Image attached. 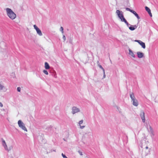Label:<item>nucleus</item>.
Segmentation results:
<instances>
[{
	"label": "nucleus",
	"mask_w": 158,
	"mask_h": 158,
	"mask_svg": "<svg viewBox=\"0 0 158 158\" xmlns=\"http://www.w3.org/2000/svg\"><path fill=\"white\" fill-rule=\"evenodd\" d=\"M6 13L8 17L11 19H14L16 17L15 14L10 8L6 9Z\"/></svg>",
	"instance_id": "f257e3e1"
},
{
	"label": "nucleus",
	"mask_w": 158,
	"mask_h": 158,
	"mask_svg": "<svg viewBox=\"0 0 158 158\" xmlns=\"http://www.w3.org/2000/svg\"><path fill=\"white\" fill-rule=\"evenodd\" d=\"M130 97L131 99L133 105L137 106L138 105V103L137 100L135 98L134 94L131 93L130 94Z\"/></svg>",
	"instance_id": "f03ea898"
},
{
	"label": "nucleus",
	"mask_w": 158,
	"mask_h": 158,
	"mask_svg": "<svg viewBox=\"0 0 158 158\" xmlns=\"http://www.w3.org/2000/svg\"><path fill=\"white\" fill-rule=\"evenodd\" d=\"M18 124L19 127L21 128L23 130L26 131H27V129L25 127L24 123L20 120H19L18 121Z\"/></svg>",
	"instance_id": "7ed1b4c3"
},
{
	"label": "nucleus",
	"mask_w": 158,
	"mask_h": 158,
	"mask_svg": "<svg viewBox=\"0 0 158 158\" xmlns=\"http://www.w3.org/2000/svg\"><path fill=\"white\" fill-rule=\"evenodd\" d=\"M116 13L118 15V17L121 19V21H123V19H125L122 13H121L120 11L119 10H116Z\"/></svg>",
	"instance_id": "20e7f679"
},
{
	"label": "nucleus",
	"mask_w": 158,
	"mask_h": 158,
	"mask_svg": "<svg viewBox=\"0 0 158 158\" xmlns=\"http://www.w3.org/2000/svg\"><path fill=\"white\" fill-rule=\"evenodd\" d=\"M34 27L35 29L36 30L37 34L40 36L42 35V34L40 29L39 28L35 25H34Z\"/></svg>",
	"instance_id": "39448f33"
},
{
	"label": "nucleus",
	"mask_w": 158,
	"mask_h": 158,
	"mask_svg": "<svg viewBox=\"0 0 158 158\" xmlns=\"http://www.w3.org/2000/svg\"><path fill=\"white\" fill-rule=\"evenodd\" d=\"M135 41L137 42L138 43H139V44L144 49L145 48L146 46L145 45V44L142 41L140 40H135Z\"/></svg>",
	"instance_id": "423d86ee"
},
{
	"label": "nucleus",
	"mask_w": 158,
	"mask_h": 158,
	"mask_svg": "<svg viewBox=\"0 0 158 158\" xmlns=\"http://www.w3.org/2000/svg\"><path fill=\"white\" fill-rule=\"evenodd\" d=\"M80 111L79 109L76 107H73L72 108V113L74 114Z\"/></svg>",
	"instance_id": "0eeeda50"
},
{
	"label": "nucleus",
	"mask_w": 158,
	"mask_h": 158,
	"mask_svg": "<svg viewBox=\"0 0 158 158\" xmlns=\"http://www.w3.org/2000/svg\"><path fill=\"white\" fill-rule=\"evenodd\" d=\"M140 115L143 122V123H144L145 122V119L144 112L143 111H142L140 113Z\"/></svg>",
	"instance_id": "6e6552de"
},
{
	"label": "nucleus",
	"mask_w": 158,
	"mask_h": 158,
	"mask_svg": "<svg viewBox=\"0 0 158 158\" xmlns=\"http://www.w3.org/2000/svg\"><path fill=\"white\" fill-rule=\"evenodd\" d=\"M145 10H146L148 12L149 14V15L151 17L152 16V14L151 13V10L148 7L145 6Z\"/></svg>",
	"instance_id": "1a4fd4ad"
},
{
	"label": "nucleus",
	"mask_w": 158,
	"mask_h": 158,
	"mask_svg": "<svg viewBox=\"0 0 158 158\" xmlns=\"http://www.w3.org/2000/svg\"><path fill=\"white\" fill-rule=\"evenodd\" d=\"M137 26L136 25L131 26L129 27V29L131 31H133L136 29L137 28Z\"/></svg>",
	"instance_id": "9d476101"
},
{
	"label": "nucleus",
	"mask_w": 158,
	"mask_h": 158,
	"mask_svg": "<svg viewBox=\"0 0 158 158\" xmlns=\"http://www.w3.org/2000/svg\"><path fill=\"white\" fill-rule=\"evenodd\" d=\"M138 57L139 58H141L143 57V53L142 52H137Z\"/></svg>",
	"instance_id": "9b49d317"
},
{
	"label": "nucleus",
	"mask_w": 158,
	"mask_h": 158,
	"mask_svg": "<svg viewBox=\"0 0 158 158\" xmlns=\"http://www.w3.org/2000/svg\"><path fill=\"white\" fill-rule=\"evenodd\" d=\"M129 54L131 55L132 57L135 58V55L131 49H129Z\"/></svg>",
	"instance_id": "f8f14e48"
},
{
	"label": "nucleus",
	"mask_w": 158,
	"mask_h": 158,
	"mask_svg": "<svg viewBox=\"0 0 158 158\" xmlns=\"http://www.w3.org/2000/svg\"><path fill=\"white\" fill-rule=\"evenodd\" d=\"M45 68L46 69H49L50 68V66L49 64L46 62L45 63Z\"/></svg>",
	"instance_id": "ddd939ff"
},
{
	"label": "nucleus",
	"mask_w": 158,
	"mask_h": 158,
	"mask_svg": "<svg viewBox=\"0 0 158 158\" xmlns=\"http://www.w3.org/2000/svg\"><path fill=\"white\" fill-rule=\"evenodd\" d=\"M2 142L3 145L4 146V147L6 149L7 148V145H6V143L5 140H4L3 139H2Z\"/></svg>",
	"instance_id": "4468645a"
},
{
	"label": "nucleus",
	"mask_w": 158,
	"mask_h": 158,
	"mask_svg": "<svg viewBox=\"0 0 158 158\" xmlns=\"http://www.w3.org/2000/svg\"><path fill=\"white\" fill-rule=\"evenodd\" d=\"M98 66L99 67V68H101V69H102V70L103 72V73L104 74V77H105V70H104V69L103 68V67H102V66L100 65H98Z\"/></svg>",
	"instance_id": "2eb2a0df"
},
{
	"label": "nucleus",
	"mask_w": 158,
	"mask_h": 158,
	"mask_svg": "<svg viewBox=\"0 0 158 158\" xmlns=\"http://www.w3.org/2000/svg\"><path fill=\"white\" fill-rule=\"evenodd\" d=\"M123 21L127 25L128 27L130 25L125 19H123Z\"/></svg>",
	"instance_id": "dca6fc26"
},
{
	"label": "nucleus",
	"mask_w": 158,
	"mask_h": 158,
	"mask_svg": "<svg viewBox=\"0 0 158 158\" xmlns=\"http://www.w3.org/2000/svg\"><path fill=\"white\" fill-rule=\"evenodd\" d=\"M43 72L44 73H45L46 75H48V71L46 70H44Z\"/></svg>",
	"instance_id": "f3484780"
},
{
	"label": "nucleus",
	"mask_w": 158,
	"mask_h": 158,
	"mask_svg": "<svg viewBox=\"0 0 158 158\" xmlns=\"http://www.w3.org/2000/svg\"><path fill=\"white\" fill-rule=\"evenodd\" d=\"M135 16L137 17V18L138 19H140V17H139L138 14L137 13L135 14Z\"/></svg>",
	"instance_id": "a211bd4d"
},
{
	"label": "nucleus",
	"mask_w": 158,
	"mask_h": 158,
	"mask_svg": "<svg viewBox=\"0 0 158 158\" xmlns=\"http://www.w3.org/2000/svg\"><path fill=\"white\" fill-rule=\"evenodd\" d=\"M135 16L137 17V18L138 19H140V17H139L138 14L137 13L135 14Z\"/></svg>",
	"instance_id": "6ab92c4d"
},
{
	"label": "nucleus",
	"mask_w": 158,
	"mask_h": 158,
	"mask_svg": "<svg viewBox=\"0 0 158 158\" xmlns=\"http://www.w3.org/2000/svg\"><path fill=\"white\" fill-rule=\"evenodd\" d=\"M4 86L2 85L1 84H0V90H2L4 88Z\"/></svg>",
	"instance_id": "aec40b11"
},
{
	"label": "nucleus",
	"mask_w": 158,
	"mask_h": 158,
	"mask_svg": "<svg viewBox=\"0 0 158 158\" xmlns=\"http://www.w3.org/2000/svg\"><path fill=\"white\" fill-rule=\"evenodd\" d=\"M60 30L62 32V33H63V28L62 27H61L60 28Z\"/></svg>",
	"instance_id": "412c9836"
},
{
	"label": "nucleus",
	"mask_w": 158,
	"mask_h": 158,
	"mask_svg": "<svg viewBox=\"0 0 158 158\" xmlns=\"http://www.w3.org/2000/svg\"><path fill=\"white\" fill-rule=\"evenodd\" d=\"M126 9L127 10L131 12L132 11V10H131L130 8H126Z\"/></svg>",
	"instance_id": "4be33fe9"
},
{
	"label": "nucleus",
	"mask_w": 158,
	"mask_h": 158,
	"mask_svg": "<svg viewBox=\"0 0 158 158\" xmlns=\"http://www.w3.org/2000/svg\"><path fill=\"white\" fill-rule=\"evenodd\" d=\"M61 155L63 158H68L63 153H62Z\"/></svg>",
	"instance_id": "5701e85b"
},
{
	"label": "nucleus",
	"mask_w": 158,
	"mask_h": 158,
	"mask_svg": "<svg viewBox=\"0 0 158 158\" xmlns=\"http://www.w3.org/2000/svg\"><path fill=\"white\" fill-rule=\"evenodd\" d=\"M83 120H81L79 122V125L82 124L83 123Z\"/></svg>",
	"instance_id": "b1692460"
},
{
	"label": "nucleus",
	"mask_w": 158,
	"mask_h": 158,
	"mask_svg": "<svg viewBox=\"0 0 158 158\" xmlns=\"http://www.w3.org/2000/svg\"><path fill=\"white\" fill-rule=\"evenodd\" d=\"M21 90V88L20 87H18L17 88V90L18 92H20Z\"/></svg>",
	"instance_id": "393cba45"
},
{
	"label": "nucleus",
	"mask_w": 158,
	"mask_h": 158,
	"mask_svg": "<svg viewBox=\"0 0 158 158\" xmlns=\"http://www.w3.org/2000/svg\"><path fill=\"white\" fill-rule=\"evenodd\" d=\"M131 13H133L134 15H135V14L136 13V12H135V11H134L133 10H132V12H131Z\"/></svg>",
	"instance_id": "a878e982"
},
{
	"label": "nucleus",
	"mask_w": 158,
	"mask_h": 158,
	"mask_svg": "<svg viewBox=\"0 0 158 158\" xmlns=\"http://www.w3.org/2000/svg\"><path fill=\"white\" fill-rule=\"evenodd\" d=\"M85 127V126H80V128L81 129H83Z\"/></svg>",
	"instance_id": "bb28decb"
},
{
	"label": "nucleus",
	"mask_w": 158,
	"mask_h": 158,
	"mask_svg": "<svg viewBox=\"0 0 158 158\" xmlns=\"http://www.w3.org/2000/svg\"><path fill=\"white\" fill-rule=\"evenodd\" d=\"M0 106L1 107H2L3 106V105L2 103L1 102H0Z\"/></svg>",
	"instance_id": "cd10ccee"
},
{
	"label": "nucleus",
	"mask_w": 158,
	"mask_h": 158,
	"mask_svg": "<svg viewBox=\"0 0 158 158\" xmlns=\"http://www.w3.org/2000/svg\"><path fill=\"white\" fill-rule=\"evenodd\" d=\"M150 131H152V127L150 126Z\"/></svg>",
	"instance_id": "c85d7f7f"
},
{
	"label": "nucleus",
	"mask_w": 158,
	"mask_h": 158,
	"mask_svg": "<svg viewBox=\"0 0 158 158\" xmlns=\"http://www.w3.org/2000/svg\"><path fill=\"white\" fill-rule=\"evenodd\" d=\"M79 152L80 154L81 155H82V153L81 152Z\"/></svg>",
	"instance_id": "c756f323"
},
{
	"label": "nucleus",
	"mask_w": 158,
	"mask_h": 158,
	"mask_svg": "<svg viewBox=\"0 0 158 158\" xmlns=\"http://www.w3.org/2000/svg\"><path fill=\"white\" fill-rule=\"evenodd\" d=\"M63 38L64 40H65V37L64 35L63 36Z\"/></svg>",
	"instance_id": "7c9ffc66"
},
{
	"label": "nucleus",
	"mask_w": 158,
	"mask_h": 158,
	"mask_svg": "<svg viewBox=\"0 0 158 158\" xmlns=\"http://www.w3.org/2000/svg\"><path fill=\"white\" fill-rule=\"evenodd\" d=\"M146 149H148V147H146Z\"/></svg>",
	"instance_id": "2f4dec72"
}]
</instances>
